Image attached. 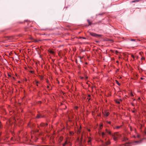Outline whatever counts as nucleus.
Returning a JSON list of instances; mask_svg holds the SVG:
<instances>
[{
	"label": "nucleus",
	"mask_w": 146,
	"mask_h": 146,
	"mask_svg": "<svg viewBox=\"0 0 146 146\" xmlns=\"http://www.w3.org/2000/svg\"><path fill=\"white\" fill-rule=\"evenodd\" d=\"M111 136L112 137L114 141H116L120 137V135L118 133L116 132L114 133L113 134H112Z\"/></svg>",
	"instance_id": "obj_1"
},
{
	"label": "nucleus",
	"mask_w": 146,
	"mask_h": 146,
	"mask_svg": "<svg viewBox=\"0 0 146 146\" xmlns=\"http://www.w3.org/2000/svg\"><path fill=\"white\" fill-rule=\"evenodd\" d=\"M102 143L100 146H107L108 145H110L111 142L110 140H108L107 142H104L102 141Z\"/></svg>",
	"instance_id": "obj_2"
},
{
	"label": "nucleus",
	"mask_w": 146,
	"mask_h": 146,
	"mask_svg": "<svg viewBox=\"0 0 146 146\" xmlns=\"http://www.w3.org/2000/svg\"><path fill=\"white\" fill-rule=\"evenodd\" d=\"M89 34L92 36L96 37H100L102 36L101 35H98L94 33L89 32Z\"/></svg>",
	"instance_id": "obj_3"
},
{
	"label": "nucleus",
	"mask_w": 146,
	"mask_h": 146,
	"mask_svg": "<svg viewBox=\"0 0 146 146\" xmlns=\"http://www.w3.org/2000/svg\"><path fill=\"white\" fill-rule=\"evenodd\" d=\"M13 38L12 36H6L4 38L5 40L8 41H11L13 39Z\"/></svg>",
	"instance_id": "obj_4"
},
{
	"label": "nucleus",
	"mask_w": 146,
	"mask_h": 146,
	"mask_svg": "<svg viewBox=\"0 0 146 146\" xmlns=\"http://www.w3.org/2000/svg\"><path fill=\"white\" fill-rule=\"evenodd\" d=\"M43 117V116H42L40 114H37V116H36V118H40L42 117Z\"/></svg>",
	"instance_id": "obj_5"
},
{
	"label": "nucleus",
	"mask_w": 146,
	"mask_h": 146,
	"mask_svg": "<svg viewBox=\"0 0 146 146\" xmlns=\"http://www.w3.org/2000/svg\"><path fill=\"white\" fill-rule=\"evenodd\" d=\"M106 131L107 133H108L111 136L112 134L111 133L110 131H109L107 129H106Z\"/></svg>",
	"instance_id": "obj_6"
},
{
	"label": "nucleus",
	"mask_w": 146,
	"mask_h": 146,
	"mask_svg": "<svg viewBox=\"0 0 146 146\" xmlns=\"http://www.w3.org/2000/svg\"><path fill=\"white\" fill-rule=\"evenodd\" d=\"M48 125V124L47 123H46V124H45L44 123H42L40 124V125L41 126H45V125Z\"/></svg>",
	"instance_id": "obj_7"
},
{
	"label": "nucleus",
	"mask_w": 146,
	"mask_h": 146,
	"mask_svg": "<svg viewBox=\"0 0 146 146\" xmlns=\"http://www.w3.org/2000/svg\"><path fill=\"white\" fill-rule=\"evenodd\" d=\"M141 142V140L139 141H135L134 142L135 143H137V144H140Z\"/></svg>",
	"instance_id": "obj_8"
},
{
	"label": "nucleus",
	"mask_w": 146,
	"mask_h": 146,
	"mask_svg": "<svg viewBox=\"0 0 146 146\" xmlns=\"http://www.w3.org/2000/svg\"><path fill=\"white\" fill-rule=\"evenodd\" d=\"M87 21L89 23V25H90L92 24V22H90L89 20H88Z\"/></svg>",
	"instance_id": "obj_9"
},
{
	"label": "nucleus",
	"mask_w": 146,
	"mask_h": 146,
	"mask_svg": "<svg viewBox=\"0 0 146 146\" xmlns=\"http://www.w3.org/2000/svg\"><path fill=\"white\" fill-rule=\"evenodd\" d=\"M128 139L125 137H124L123 139V141H125L127 140Z\"/></svg>",
	"instance_id": "obj_10"
},
{
	"label": "nucleus",
	"mask_w": 146,
	"mask_h": 146,
	"mask_svg": "<svg viewBox=\"0 0 146 146\" xmlns=\"http://www.w3.org/2000/svg\"><path fill=\"white\" fill-rule=\"evenodd\" d=\"M115 102L117 104H119L120 103V102L119 101V100H116Z\"/></svg>",
	"instance_id": "obj_11"
},
{
	"label": "nucleus",
	"mask_w": 146,
	"mask_h": 146,
	"mask_svg": "<svg viewBox=\"0 0 146 146\" xmlns=\"http://www.w3.org/2000/svg\"><path fill=\"white\" fill-rule=\"evenodd\" d=\"M116 83L119 86H120V84L119 83V82L117 80H116Z\"/></svg>",
	"instance_id": "obj_12"
},
{
	"label": "nucleus",
	"mask_w": 146,
	"mask_h": 146,
	"mask_svg": "<svg viewBox=\"0 0 146 146\" xmlns=\"http://www.w3.org/2000/svg\"><path fill=\"white\" fill-rule=\"evenodd\" d=\"M67 144V141H66L65 143H64L63 144V146H65V145Z\"/></svg>",
	"instance_id": "obj_13"
},
{
	"label": "nucleus",
	"mask_w": 146,
	"mask_h": 146,
	"mask_svg": "<svg viewBox=\"0 0 146 146\" xmlns=\"http://www.w3.org/2000/svg\"><path fill=\"white\" fill-rule=\"evenodd\" d=\"M109 114V113L108 112H106V116H108Z\"/></svg>",
	"instance_id": "obj_14"
},
{
	"label": "nucleus",
	"mask_w": 146,
	"mask_h": 146,
	"mask_svg": "<svg viewBox=\"0 0 146 146\" xmlns=\"http://www.w3.org/2000/svg\"><path fill=\"white\" fill-rule=\"evenodd\" d=\"M139 1V0H134V1H132V2H138Z\"/></svg>",
	"instance_id": "obj_15"
},
{
	"label": "nucleus",
	"mask_w": 146,
	"mask_h": 146,
	"mask_svg": "<svg viewBox=\"0 0 146 146\" xmlns=\"http://www.w3.org/2000/svg\"><path fill=\"white\" fill-rule=\"evenodd\" d=\"M141 60H145V58L143 57H142L141 58Z\"/></svg>",
	"instance_id": "obj_16"
},
{
	"label": "nucleus",
	"mask_w": 146,
	"mask_h": 146,
	"mask_svg": "<svg viewBox=\"0 0 146 146\" xmlns=\"http://www.w3.org/2000/svg\"><path fill=\"white\" fill-rule=\"evenodd\" d=\"M102 136L103 137L104 135H105V133L104 132H103L102 133Z\"/></svg>",
	"instance_id": "obj_17"
},
{
	"label": "nucleus",
	"mask_w": 146,
	"mask_h": 146,
	"mask_svg": "<svg viewBox=\"0 0 146 146\" xmlns=\"http://www.w3.org/2000/svg\"><path fill=\"white\" fill-rule=\"evenodd\" d=\"M50 52L52 54H53L54 53V52L52 50H50Z\"/></svg>",
	"instance_id": "obj_18"
},
{
	"label": "nucleus",
	"mask_w": 146,
	"mask_h": 146,
	"mask_svg": "<svg viewBox=\"0 0 146 146\" xmlns=\"http://www.w3.org/2000/svg\"><path fill=\"white\" fill-rule=\"evenodd\" d=\"M120 126H117L116 127V129H118L120 128Z\"/></svg>",
	"instance_id": "obj_19"
},
{
	"label": "nucleus",
	"mask_w": 146,
	"mask_h": 146,
	"mask_svg": "<svg viewBox=\"0 0 146 146\" xmlns=\"http://www.w3.org/2000/svg\"><path fill=\"white\" fill-rule=\"evenodd\" d=\"M90 95H88V97L89 98L88 99V101H89V100L90 99Z\"/></svg>",
	"instance_id": "obj_20"
},
{
	"label": "nucleus",
	"mask_w": 146,
	"mask_h": 146,
	"mask_svg": "<svg viewBox=\"0 0 146 146\" xmlns=\"http://www.w3.org/2000/svg\"><path fill=\"white\" fill-rule=\"evenodd\" d=\"M8 78L11 77V76L9 74H8Z\"/></svg>",
	"instance_id": "obj_21"
},
{
	"label": "nucleus",
	"mask_w": 146,
	"mask_h": 146,
	"mask_svg": "<svg viewBox=\"0 0 146 146\" xmlns=\"http://www.w3.org/2000/svg\"><path fill=\"white\" fill-rule=\"evenodd\" d=\"M131 57L133 58H135L134 56L133 55H131Z\"/></svg>",
	"instance_id": "obj_22"
},
{
	"label": "nucleus",
	"mask_w": 146,
	"mask_h": 146,
	"mask_svg": "<svg viewBox=\"0 0 146 146\" xmlns=\"http://www.w3.org/2000/svg\"><path fill=\"white\" fill-rule=\"evenodd\" d=\"M107 122L109 124H110L111 123V122L110 121H107Z\"/></svg>",
	"instance_id": "obj_23"
},
{
	"label": "nucleus",
	"mask_w": 146,
	"mask_h": 146,
	"mask_svg": "<svg viewBox=\"0 0 146 146\" xmlns=\"http://www.w3.org/2000/svg\"><path fill=\"white\" fill-rule=\"evenodd\" d=\"M131 40L132 41H134L135 40L133 39H131Z\"/></svg>",
	"instance_id": "obj_24"
},
{
	"label": "nucleus",
	"mask_w": 146,
	"mask_h": 146,
	"mask_svg": "<svg viewBox=\"0 0 146 146\" xmlns=\"http://www.w3.org/2000/svg\"><path fill=\"white\" fill-rule=\"evenodd\" d=\"M90 141H91V140H89L88 141V143H90Z\"/></svg>",
	"instance_id": "obj_25"
},
{
	"label": "nucleus",
	"mask_w": 146,
	"mask_h": 146,
	"mask_svg": "<svg viewBox=\"0 0 146 146\" xmlns=\"http://www.w3.org/2000/svg\"><path fill=\"white\" fill-rule=\"evenodd\" d=\"M35 83H36V84H37L39 83V82L38 81H36L35 82Z\"/></svg>",
	"instance_id": "obj_26"
},
{
	"label": "nucleus",
	"mask_w": 146,
	"mask_h": 146,
	"mask_svg": "<svg viewBox=\"0 0 146 146\" xmlns=\"http://www.w3.org/2000/svg\"><path fill=\"white\" fill-rule=\"evenodd\" d=\"M118 52L117 51V50H116V51H115V53H118Z\"/></svg>",
	"instance_id": "obj_27"
},
{
	"label": "nucleus",
	"mask_w": 146,
	"mask_h": 146,
	"mask_svg": "<svg viewBox=\"0 0 146 146\" xmlns=\"http://www.w3.org/2000/svg\"><path fill=\"white\" fill-rule=\"evenodd\" d=\"M144 133H145V134L146 135V130H145V132H144Z\"/></svg>",
	"instance_id": "obj_28"
},
{
	"label": "nucleus",
	"mask_w": 146,
	"mask_h": 146,
	"mask_svg": "<svg viewBox=\"0 0 146 146\" xmlns=\"http://www.w3.org/2000/svg\"><path fill=\"white\" fill-rule=\"evenodd\" d=\"M119 100V102H120V101H121H121H122V100H121V99H120Z\"/></svg>",
	"instance_id": "obj_29"
},
{
	"label": "nucleus",
	"mask_w": 146,
	"mask_h": 146,
	"mask_svg": "<svg viewBox=\"0 0 146 146\" xmlns=\"http://www.w3.org/2000/svg\"><path fill=\"white\" fill-rule=\"evenodd\" d=\"M49 86H47V88H49Z\"/></svg>",
	"instance_id": "obj_30"
},
{
	"label": "nucleus",
	"mask_w": 146,
	"mask_h": 146,
	"mask_svg": "<svg viewBox=\"0 0 146 146\" xmlns=\"http://www.w3.org/2000/svg\"><path fill=\"white\" fill-rule=\"evenodd\" d=\"M31 73H33V71H31Z\"/></svg>",
	"instance_id": "obj_31"
},
{
	"label": "nucleus",
	"mask_w": 146,
	"mask_h": 146,
	"mask_svg": "<svg viewBox=\"0 0 146 146\" xmlns=\"http://www.w3.org/2000/svg\"><path fill=\"white\" fill-rule=\"evenodd\" d=\"M82 38H83V39H86V38H85V37H82Z\"/></svg>",
	"instance_id": "obj_32"
},
{
	"label": "nucleus",
	"mask_w": 146,
	"mask_h": 146,
	"mask_svg": "<svg viewBox=\"0 0 146 146\" xmlns=\"http://www.w3.org/2000/svg\"><path fill=\"white\" fill-rule=\"evenodd\" d=\"M125 146H129V145H125Z\"/></svg>",
	"instance_id": "obj_33"
},
{
	"label": "nucleus",
	"mask_w": 146,
	"mask_h": 146,
	"mask_svg": "<svg viewBox=\"0 0 146 146\" xmlns=\"http://www.w3.org/2000/svg\"><path fill=\"white\" fill-rule=\"evenodd\" d=\"M116 62L117 63H118V61H117Z\"/></svg>",
	"instance_id": "obj_34"
},
{
	"label": "nucleus",
	"mask_w": 146,
	"mask_h": 146,
	"mask_svg": "<svg viewBox=\"0 0 146 146\" xmlns=\"http://www.w3.org/2000/svg\"><path fill=\"white\" fill-rule=\"evenodd\" d=\"M141 79L143 80V78H141Z\"/></svg>",
	"instance_id": "obj_35"
},
{
	"label": "nucleus",
	"mask_w": 146,
	"mask_h": 146,
	"mask_svg": "<svg viewBox=\"0 0 146 146\" xmlns=\"http://www.w3.org/2000/svg\"><path fill=\"white\" fill-rule=\"evenodd\" d=\"M137 137H139V135H138V136H137Z\"/></svg>",
	"instance_id": "obj_36"
},
{
	"label": "nucleus",
	"mask_w": 146,
	"mask_h": 146,
	"mask_svg": "<svg viewBox=\"0 0 146 146\" xmlns=\"http://www.w3.org/2000/svg\"><path fill=\"white\" fill-rule=\"evenodd\" d=\"M140 98H138V99H139V100H140Z\"/></svg>",
	"instance_id": "obj_37"
},
{
	"label": "nucleus",
	"mask_w": 146,
	"mask_h": 146,
	"mask_svg": "<svg viewBox=\"0 0 146 146\" xmlns=\"http://www.w3.org/2000/svg\"><path fill=\"white\" fill-rule=\"evenodd\" d=\"M36 86H38V84H37Z\"/></svg>",
	"instance_id": "obj_38"
},
{
	"label": "nucleus",
	"mask_w": 146,
	"mask_h": 146,
	"mask_svg": "<svg viewBox=\"0 0 146 146\" xmlns=\"http://www.w3.org/2000/svg\"><path fill=\"white\" fill-rule=\"evenodd\" d=\"M86 79H87V78H88V77H86Z\"/></svg>",
	"instance_id": "obj_39"
},
{
	"label": "nucleus",
	"mask_w": 146,
	"mask_h": 146,
	"mask_svg": "<svg viewBox=\"0 0 146 146\" xmlns=\"http://www.w3.org/2000/svg\"><path fill=\"white\" fill-rule=\"evenodd\" d=\"M101 127H102V125L101 126Z\"/></svg>",
	"instance_id": "obj_40"
},
{
	"label": "nucleus",
	"mask_w": 146,
	"mask_h": 146,
	"mask_svg": "<svg viewBox=\"0 0 146 146\" xmlns=\"http://www.w3.org/2000/svg\"><path fill=\"white\" fill-rule=\"evenodd\" d=\"M96 42H98V41H96Z\"/></svg>",
	"instance_id": "obj_41"
},
{
	"label": "nucleus",
	"mask_w": 146,
	"mask_h": 146,
	"mask_svg": "<svg viewBox=\"0 0 146 146\" xmlns=\"http://www.w3.org/2000/svg\"><path fill=\"white\" fill-rule=\"evenodd\" d=\"M119 146H121V145H120Z\"/></svg>",
	"instance_id": "obj_42"
}]
</instances>
